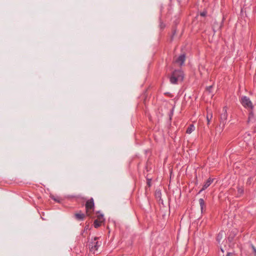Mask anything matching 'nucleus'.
Here are the masks:
<instances>
[{
	"label": "nucleus",
	"instance_id": "f257e3e1",
	"mask_svg": "<svg viewBox=\"0 0 256 256\" xmlns=\"http://www.w3.org/2000/svg\"><path fill=\"white\" fill-rule=\"evenodd\" d=\"M94 200L92 198L88 200L86 204V215L88 216H92V214L94 210Z\"/></svg>",
	"mask_w": 256,
	"mask_h": 256
},
{
	"label": "nucleus",
	"instance_id": "0eeeda50",
	"mask_svg": "<svg viewBox=\"0 0 256 256\" xmlns=\"http://www.w3.org/2000/svg\"><path fill=\"white\" fill-rule=\"evenodd\" d=\"M172 74L175 76V77L180 80H182L184 78V72L180 70H175Z\"/></svg>",
	"mask_w": 256,
	"mask_h": 256
},
{
	"label": "nucleus",
	"instance_id": "6ab92c4d",
	"mask_svg": "<svg viewBox=\"0 0 256 256\" xmlns=\"http://www.w3.org/2000/svg\"><path fill=\"white\" fill-rule=\"evenodd\" d=\"M212 88V86H210L207 87L206 89L208 91H209V92H210V90H211V89Z\"/></svg>",
	"mask_w": 256,
	"mask_h": 256
},
{
	"label": "nucleus",
	"instance_id": "9d476101",
	"mask_svg": "<svg viewBox=\"0 0 256 256\" xmlns=\"http://www.w3.org/2000/svg\"><path fill=\"white\" fill-rule=\"evenodd\" d=\"M199 203L200 204L201 211L202 212L206 207L204 201L202 198H200L199 200Z\"/></svg>",
	"mask_w": 256,
	"mask_h": 256
},
{
	"label": "nucleus",
	"instance_id": "aec40b11",
	"mask_svg": "<svg viewBox=\"0 0 256 256\" xmlns=\"http://www.w3.org/2000/svg\"><path fill=\"white\" fill-rule=\"evenodd\" d=\"M147 184L150 186H151V181L150 180H148L147 182Z\"/></svg>",
	"mask_w": 256,
	"mask_h": 256
},
{
	"label": "nucleus",
	"instance_id": "412c9836",
	"mask_svg": "<svg viewBox=\"0 0 256 256\" xmlns=\"http://www.w3.org/2000/svg\"><path fill=\"white\" fill-rule=\"evenodd\" d=\"M232 253H231V252H228L226 256H232Z\"/></svg>",
	"mask_w": 256,
	"mask_h": 256
},
{
	"label": "nucleus",
	"instance_id": "20e7f679",
	"mask_svg": "<svg viewBox=\"0 0 256 256\" xmlns=\"http://www.w3.org/2000/svg\"><path fill=\"white\" fill-rule=\"evenodd\" d=\"M186 60V55L185 54H181L178 57H175L174 58V62L175 63L178 64L180 66H182Z\"/></svg>",
	"mask_w": 256,
	"mask_h": 256
},
{
	"label": "nucleus",
	"instance_id": "2eb2a0df",
	"mask_svg": "<svg viewBox=\"0 0 256 256\" xmlns=\"http://www.w3.org/2000/svg\"><path fill=\"white\" fill-rule=\"evenodd\" d=\"M212 114L207 115L206 120H207V122H208V124H210V120H212Z\"/></svg>",
	"mask_w": 256,
	"mask_h": 256
},
{
	"label": "nucleus",
	"instance_id": "39448f33",
	"mask_svg": "<svg viewBox=\"0 0 256 256\" xmlns=\"http://www.w3.org/2000/svg\"><path fill=\"white\" fill-rule=\"evenodd\" d=\"M227 117H228L227 108H226V106H224L223 108L222 112L220 115V123H222L224 125L226 121Z\"/></svg>",
	"mask_w": 256,
	"mask_h": 256
},
{
	"label": "nucleus",
	"instance_id": "7ed1b4c3",
	"mask_svg": "<svg viewBox=\"0 0 256 256\" xmlns=\"http://www.w3.org/2000/svg\"><path fill=\"white\" fill-rule=\"evenodd\" d=\"M98 238L95 237L94 240H92V241L89 244V248L90 252H92L94 254L97 251L98 248L101 245V242H99L98 241Z\"/></svg>",
	"mask_w": 256,
	"mask_h": 256
},
{
	"label": "nucleus",
	"instance_id": "423d86ee",
	"mask_svg": "<svg viewBox=\"0 0 256 256\" xmlns=\"http://www.w3.org/2000/svg\"><path fill=\"white\" fill-rule=\"evenodd\" d=\"M98 218L94 221V226L95 228H98L104 221V218L103 214H100L97 216Z\"/></svg>",
	"mask_w": 256,
	"mask_h": 256
},
{
	"label": "nucleus",
	"instance_id": "ddd939ff",
	"mask_svg": "<svg viewBox=\"0 0 256 256\" xmlns=\"http://www.w3.org/2000/svg\"><path fill=\"white\" fill-rule=\"evenodd\" d=\"M244 192V189L242 187L238 188V196H240Z\"/></svg>",
	"mask_w": 256,
	"mask_h": 256
},
{
	"label": "nucleus",
	"instance_id": "f3484780",
	"mask_svg": "<svg viewBox=\"0 0 256 256\" xmlns=\"http://www.w3.org/2000/svg\"><path fill=\"white\" fill-rule=\"evenodd\" d=\"M206 14V12H200V15L202 16H205Z\"/></svg>",
	"mask_w": 256,
	"mask_h": 256
},
{
	"label": "nucleus",
	"instance_id": "6e6552de",
	"mask_svg": "<svg viewBox=\"0 0 256 256\" xmlns=\"http://www.w3.org/2000/svg\"><path fill=\"white\" fill-rule=\"evenodd\" d=\"M214 178H208L206 182L204 184L202 188L198 192V194L201 193L203 190L207 188L214 182Z\"/></svg>",
	"mask_w": 256,
	"mask_h": 256
},
{
	"label": "nucleus",
	"instance_id": "f03ea898",
	"mask_svg": "<svg viewBox=\"0 0 256 256\" xmlns=\"http://www.w3.org/2000/svg\"><path fill=\"white\" fill-rule=\"evenodd\" d=\"M242 106L247 109L253 110L254 106L250 98L246 96H242L240 99Z\"/></svg>",
	"mask_w": 256,
	"mask_h": 256
},
{
	"label": "nucleus",
	"instance_id": "4468645a",
	"mask_svg": "<svg viewBox=\"0 0 256 256\" xmlns=\"http://www.w3.org/2000/svg\"><path fill=\"white\" fill-rule=\"evenodd\" d=\"M254 120V113L252 112H250L249 113L248 122V123L250 122H252Z\"/></svg>",
	"mask_w": 256,
	"mask_h": 256
},
{
	"label": "nucleus",
	"instance_id": "1a4fd4ad",
	"mask_svg": "<svg viewBox=\"0 0 256 256\" xmlns=\"http://www.w3.org/2000/svg\"><path fill=\"white\" fill-rule=\"evenodd\" d=\"M74 216L75 218L78 221L83 220L86 216L85 214L82 213L81 212H80L78 213L75 214Z\"/></svg>",
	"mask_w": 256,
	"mask_h": 256
},
{
	"label": "nucleus",
	"instance_id": "a211bd4d",
	"mask_svg": "<svg viewBox=\"0 0 256 256\" xmlns=\"http://www.w3.org/2000/svg\"><path fill=\"white\" fill-rule=\"evenodd\" d=\"M160 26L161 29H162L165 27V25L162 22H160Z\"/></svg>",
	"mask_w": 256,
	"mask_h": 256
},
{
	"label": "nucleus",
	"instance_id": "dca6fc26",
	"mask_svg": "<svg viewBox=\"0 0 256 256\" xmlns=\"http://www.w3.org/2000/svg\"><path fill=\"white\" fill-rule=\"evenodd\" d=\"M252 248L253 250V252L254 253V256H256V248L254 246H252Z\"/></svg>",
	"mask_w": 256,
	"mask_h": 256
},
{
	"label": "nucleus",
	"instance_id": "9b49d317",
	"mask_svg": "<svg viewBox=\"0 0 256 256\" xmlns=\"http://www.w3.org/2000/svg\"><path fill=\"white\" fill-rule=\"evenodd\" d=\"M195 130V127L194 124H190L187 128L186 132L188 134H191Z\"/></svg>",
	"mask_w": 256,
	"mask_h": 256
},
{
	"label": "nucleus",
	"instance_id": "f8f14e48",
	"mask_svg": "<svg viewBox=\"0 0 256 256\" xmlns=\"http://www.w3.org/2000/svg\"><path fill=\"white\" fill-rule=\"evenodd\" d=\"M170 80L172 84H176L177 82L179 80L178 79H177V78L175 77V76H174L172 74L170 78Z\"/></svg>",
	"mask_w": 256,
	"mask_h": 256
},
{
	"label": "nucleus",
	"instance_id": "4be33fe9",
	"mask_svg": "<svg viewBox=\"0 0 256 256\" xmlns=\"http://www.w3.org/2000/svg\"><path fill=\"white\" fill-rule=\"evenodd\" d=\"M53 200L55 201H58L57 198H53Z\"/></svg>",
	"mask_w": 256,
	"mask_h": 256
},
{
	"label": "nucleus",
	"instance_id": "5701e85b",
	"mask_svg": "<svg viewBox=\"0 0 256 256\" xmlns=\"http://www.w3.org/2000/svg\"><path fill=\"white\" fill-rule=\"evenodd\" d=\"M220 233H219V234H218V238H219V236H220Z\"/></svg>",
	"mask_w": 256,
	"mask_h": 256
},
{
	"label": "nucleus",
	"instance_id": "b1692460",
	"mask_svg": "<svg viewBox=\"0 0 256 256\" xmlns=\"http://www.w3.org/2000/svg\"><path fill=\"white\" fill-rule=\"evenodd\" d=\"M157 194H160V192H157Z\"/></svg>",
	"mask_w": 256,
	"mask_h": 256
}]
</instances>
